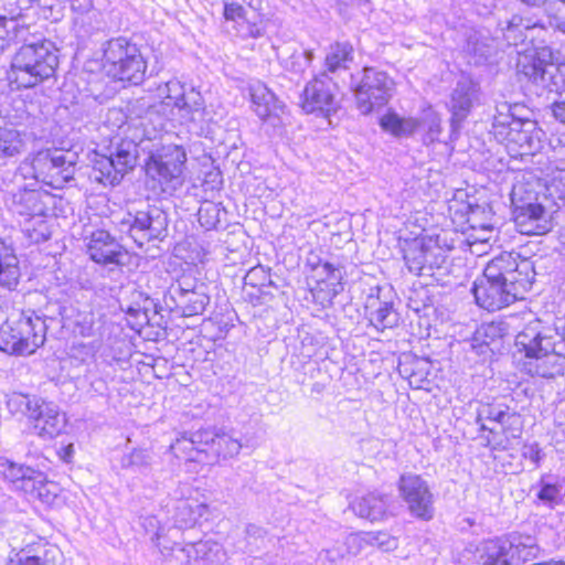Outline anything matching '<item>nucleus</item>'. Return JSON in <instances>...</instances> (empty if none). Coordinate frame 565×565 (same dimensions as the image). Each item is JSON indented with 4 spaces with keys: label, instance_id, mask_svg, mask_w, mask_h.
Listing matches in <instances>:
<instances>
[{
    "label": "nucleus",
    "instance_id": "obj_24",
    "mask_svg": "<svg viewBox=\"0 0 565 565\" xmlns=\"http://www.w3.org/2000/svg\"><path fill=\"white\" fill-rule=\"evenodd\" d=\"M207 438H212L210 428L183 433L181 437L171 445V449L177 457H184L189 461L205 463Z\"/></svg>",
    "mask_w": 565,
    "mask_h": 565
},
{
    "label": "nucleus",
    "instance_id": "obj_39",
    "mask_svg": "<svg viewBox=\"0 0 565 565\" xmlns=\"http://www.w3.org/2000/svg\"><path fill=\"white\" fill-rule=\"evenodd\" d=\"M41 398L38 395L12 392L7 395L6 404L11 414H21L30 419L31 413L36 411L35 407H38Z\"/></svg>",
    "mask_w": 565,
    "mask_h": 565
},
{
    "label": "nucleus",
    "instance_id": "obj_56",
    "mask_svg": "<svg viewBox=\"0 0 565 565\" xmlns=\"http://www.w3.org/2000/svg\"><path fill=\"white\" fill-rule=\"evenodd\" d=\"M74 451H75L74 450V445L73 444H68L66 446L61 447L57 450V455H58L61 460H63L64 462L68 463L73 459Z\"/></svg>",
    "mask_w": 565,
    "mask_h": 565
},
{
    "label": "nucleus",
    "instance_id": "obj_23",
    "mask_svg": "<svg viewBox=\"0 0 565 565\" xmlns=\"http://www.w3.org/2000/svg\"><path fill=\"white\" fill-rule=\"evenodd\" d=\"M157 546L164 558L174 557L178 561L192 564L198 563L199 561L210 562L211 554L214 547H217V544L210 541H200L196 543H189L185 546H181L177 543L169 546L158 542Z\"/></svg>",
    "mask_w": 565,
    "mask_h": 565
},
{
    "label": "nucleus",
    "instance_id": "obj_3",
    "mask_svg": "<svg viewBox=\"0 0 565 565\" xmlns=\"http://www.w3.org/2000/svg\"><path fill=\"white\" fill-rule=\"evenodd\" d=\"M524 110L520 104L503 102L495 106L493 115L491 132L515 158L534 154L541 149L543 131L536 121L523 116Z\"/></svg>",
    "mask_w": 565,
    "mask_h": 565
},
{
    "label": "nucleus",
    "instance_id": "obj_15",
    "mask_svg": "<svg viewBox=\"0 0 565 565\" xmlns=\"http://www.w3.org/2000/svg\"><path fill=\"white\" fill-rule=\"evenodd\" d=\"M486 422L497 423L501 427V433L505 438H518L522 433L521 416L502 403L481 404L477 411L476 423L480 425V430L488 431L492 438L487 437V446L492 449H504L502 440L497 439L498 430L486 424Z\"/></svg>",
    "mask_w": 565,
    "mask_h": 565
},
{
    "label": "nucleus",
    "instance_id": "obj_51",
    "mask_svg": "<svg viewBox=\"0 0 565 565\" xmlns=\"http://www.w3.org/2000/svg\"><path fill=\"white\" fill-rule=\"evenodd\" d=\"M223 15L227 21H236L244 19L246 11L244 7L237 2H224Z\"/></svg>",
    "mask_w": 565,
    "mask_h": 565
},
{
    "label": "nucleus",
    "instance_id": "obj_5",
    "mask_svg": "<svg viewBox=\"0 0 565 565\" xmlns=\"http://www.w3.org/2000/svg\"><path fill=\"white\" fill-rule=\"evenodd\" d=\"M46 324L40 317L19 313L2 323L0 350L9 354L24 355L44 344Z\"/></svg>",
    "mask_w": 565,
    "mask_h": 565
},
{
    "label": "nucleus",
    "instance_id": "obj_60",
    "mask_svg": "<svg viewBox=\"0 0 565 565\" xmlns=\"http://www.w3.org/2000/svg\"><path fill=\"white\" fill-rule=\"evenodd\" d=\"M559 12H557L556 21H557V28L565 32V2H561L559 4Z\"/></svg>",
    "mask_w": 565,
    "mask_h": 565
},
{
    "label": "nucleus",
    "instance_id": "obj_43",
    "mask_svg": "<svg viewBox=\"0 0 565 565\" xmlns=\"http://www.w3.org/2000/svg\"><path fill=\"white\" fill-rule=\"evenodd\" d=\"M0 473L4 479L14 487L25 477V473H33V468L10 461L8 459L0 460Z\"/></svg>",
    "mask_w": 565,
    "mask_h": 565
},
{
    "label": "nucleus",
    "instance_id": "obj_31",
    "mask_svg": "<svg viewBox=\"0 0 565 565\" xmlns=\"http://www.w3.org/2000/svg\"><path fill=\"white\" fill-rule=\"evenodd\" d=\"M430 367L429 360L405 354L399 359L397 370L399 375L408 381L411 387L419 390L428 383Z\"/></svg>",
    "mask_w": 565,
    "mask_h": 565
},
{
    "label": "nucleus",
    "instance_id": "obj_10",
    "mask_svg": "<svg viewBox=\"0 0 565 565\" xmlns=\"http://www.w3.org/2000/svg\"><path fill=\"white\" fill-rule=\"evenodd\" d=\"M137 158V143L130 139H121L117 143H111L108 154L96 158L92 178L104 185H116L135 168Z\"/></svg>",
    "mask_w": 565,
    "mask_h": 565
},
{
    "label": "nucleus",
    "instance_id": "obj_62",
    "mask_svg": "<svg viewBox=\"0 0 565 565\" xmlns=\"http://www.w3.org/2000/svg\"><path fill=\"white\" fill-rule=\"evenodd\" d=\"M522 22V18L514 15L509 22L507 26L508 32H512L514 28H518Z\"/></svg>",
    "mask_w": 565,
    "mask_h": 565
},
{
    "label": "nucleus",
    "instance_id": "obj_55",
    "mask_svg": "<svg viewBox=\"0 0 565 565\" xmlns=\"http://www.w3.org/2000/svg\"><path fill=\"white\" fill-rule=\"evenodd\" d=\"M552 113L555 119L565 124V98L552 105Z\"/></svg>",
    "mask_w": 565,
    "mask_h": 565
},
{
    "label": "nucleus",
    "instance_id": "obj_27",
    "mask_svg": "<svg viewBox=\"0 0 565 565\" xmlns=\"http://www.w3.org/2000/svg\"><path fill=\"white\" fill-rule=\"evenodd\" d=\"M473 85L469 81H459L450 99V127L452 132L460 129L461 122L467 118L472 107Z\"/></svg>",
    "mask_w": 565,
    "mask_h": 565
},
{
    "label": "nucleus",
    "instance_id": "obj_37",
    "mask_svg": "<svg viewBox=\"0 0 565 565\" xmlns=\"http://www.w3.org/2000/svg\"><path fill=\"white\" fill-rule=\"evenodd\" d=\"M175 108L182 122L196 121L204 109V100L201 94L191 87L185 90Z\"/></svg>",
    "mask_w": 565,
    "mask_h": 565
},
{
    "label": "nucleus",
    "instance_id": "obj_20",
    "mask_svg": "<svg viewBox=\"0 0 565 565\" xmlns=\"http://www.w3.org/2000/svg\"><path fill=\"white\" fill-rule=\"evenodd\" d=\"M35 408L36 411L31 413L30 420L36 436L43 440H52L64 431L66 416L55 403L41 398Z\"/></svg>",
    "mask_w": 565,
    "mask_h": 565
},
{
    "label": "nucleus",
    "instance_id": "obj_21",
    "mask_svg": "<svg viewBox=\"0 0 565 565\" xmlns=\"http://www.w3.org/2000/svg\"><path fill=\"white\" fill-rule=\"evenodd\" d=\"M87 253L93 262L104 266H124L127 258L126 249L104 230L92 233Z\"/></svg>",
    "mask_w": 565,
    "mask_h": 565
},
{
    "label": "nucleus",
    "instance_id": "obj_63",
    "mask_svg": "<svg viewBox=\"0 0 565 565\" xmlns=\"http://www.w3.org/2000/svg\"><path fill=\"white\" fill-rule=\"evenodd\" d=\"M275 288V289H278V286L277 284L270 278V282H265V286L263 287V290L260 291L262 294L264 295H270V290L269 288Z\"/></svg>",
    "mask_w": 565,
    "mask_h": 565
},
{
    "label": "nucleus",
    "instance_id": "obj_14",
    "mask_svg": "<svg viewBox=\"0 0 565 565\" xmlns=\"http://www.w3.org/2000/svg\"><path fill=\"white\" fill-rule=\"evenodd\" d=\"M404 260L414 275L430 277L440 286L452 285L447 259L439 249L426 247L415 241L404 250Z\"/></svg>",
    "mask_w": 565,
    "mask_h": 565
},
{
    "label": "nucleus",
    "instance_id": "obj_64",
    "mask_svg": "<svg viewBox=\"0 0 565 565\" xmlns=\"http://www.w3.org/2000/svg\"><path fill=\"white\" fill-rule=\"evenodd\" d=\"M178 510L180 512H184V511L191 510V507L188 502H180V504L178 505Z\"/></svg>",
    "mask_w": 565,
    "mask_h": 565
},
{
    "label": "nucleus",
    "instance_id": "obj_8",
    "mask_svg": "<svg viewBox=\"0 0 565 565\" xmlns=\"http://www.w3.org/2000/svg\"><path fill=\"white\" fill-rule=\"evenodd\" d=\"M168 214L157 205H148L135 213L128 212L116 225L121 233L128 234L139 246L159 241L168 236Z\"/></svg>",
    "mask_w": 565,
    "mask_h": 565
},
{
    "label": "nucleus",
    "instance_id": "obj_29",
    "mask_svg": "<svg viewBox=\"0 0 565 565\" xmlns=\"http://www.w3.org/2000/svg\"><path fill=\"white\" fill-rule=\"evenodd\" d=\"M388 504V495L371 492L353 500L350 508L358 516L375 522L385 516Z\"/></svg>",
    "mask_w": 565,
    "mask_h": 565
},
{
    "label": "nucleus",
    "instance_id": "obj_54",
    "mask_svg": "<svg viewBox=\"0 0 565 565\" xmlns=\"http://www.w3.org/2000/svg\"><path fill=\"white\" fill-rule=\"evenodd\" d=\"M440 134V120L434 117L427 124V132L425 135V141L434 142Z\"/></svg>",
    "mask_w": 565,
    "mask_h": 565
},
{
    "label": "nucleus",
    "instance_id": "obj_4",
    "mask_svg": "<svg viewBox=\"0 0 565 565\" xmlns=\"http://www.w3.org/2000/svg\"><path fill=\"white\" fill-rule=\"evenodd\" d=\"M57 49L50 40L23 44L11 61L10 78L19 87L30 88L54 76Z\"/></svg>",
    "mask_w": 565,
    "mask_h": 565
},
{
    "label": "nucleus",
    "instance_id": "obj_32",
    "mask_svg": "<svg viewBox=\"0 0 565 565\" xmlns=\"http://www.w3.org/2000/svg\"><path fill=\"white\" fill-rule=\"evenodd\" d=\"M19 259L11 245L0 237V288L13 290L19 284Z\"/></svg>",
    "mask_w": 565,
    "mask_h": 565
},
{
    "label": "nucleus",
    "instance_id": "obj_34",
    "mask_svg": "<svg viewBox=\"0 0 565 565\" xmlns=\"http://www.w3.org/2000/svg\"><path fill=\"white\" fill-rule=\"evenodd\" d=\"M353 61V46L348 42H337L330 45L326 57L323 72L329 75L341 70H348L349 64Z\"/></svg>",
    "mask_w": 565,
    "mask_h": 565
},
{
    "label": "nucleus",
    "instance_id": "obj_33",
    "mask_svg": "<svg viewBox=\"0 0 565 565\" xmlns=\"http://www.w3.org/2000/svg\"><path fill=\"white\" fill-rule=\"evenodd\" d=\"M533 489L536 490V500L550 510L563 503L564 486L555 476L543 475Z\"/></svg>",
    "mask_w": 565,
    "mask_h": 565
},
{
    "label": "nucleus",
    "instance_id": "obj_57",
    "mask_svg": "<svg viewBox=\"0 0 565 565\" xmlns=\"http://www.w3.org/2000/svg\"><path fill=\"white\" fill-rule=\"evenodd\" d=\"M290 58L303 60L307 62V65L309 66L311 62L315 60V52L313 50H302L301 52H294Z\"/></svg>",
    "mask_w": 565,
    "mask_h": 565
},
{
    "label": "nucleus",
    "instance_id": "obj_18",
    "mask_svg": "<svg viewBox=\"0 0 565 565\" xmlns=\"http://www.w3.org/2000/svg\"><path fill=\"white\" fill-rule=\"evenodd\" d=\"M159 89L161 90V94H164V99L162 102L158 104H150L146 98H138L130 103L128 107L131 115H135L137 118L142 120V126H146V121H152L153 117H157L159 120L158 127L159 129H162L163 120L159 116L160 113L171 104H173V107L175 108L188 88L181 82L172 79L166 83L163 89Z\"/></svg>",
    "mask_w": 565,
    "mask_h": 565
},
{
    "label": "nucleus",
    "instance_id": "obj_2",
    "mask_svg": "<svg viewBox=\"0 0 565 565\" xmlns=\"http://www.w3.org/2000/svg\"><path fill=\"white\" fill-rule=\"evenodd\" d=\"M559 332L551 327L543 326L540 320L526 324L515 335V348L523 353L526 361L524 371L531 376L555 377L563 374L564 366L555 355L556 341Z\"/></svg>",
    "mask_w": 565,
    "mask_h": 565
},
{
    "label": "nucleus",
    "instance_id": "obj_25",
    "mask_svg": "<svg viewBox=\"0 0 565 565\" xmlns=\"http://www.w3.org/2000/svg\"><path fill=\"white\" fill-rule=\"evenodd\" d=\"M382 288L376 286L371 289L365 300V312L372 326L377 330L393 328L397 323V313L393 309V303L381 300Z\"/></svg>",
    "mask_w": 565,
    "mask_h": 565
},
{
    "label": "nucleus",
    "instance_id": "obj_30",
    "mask_svg": "<svg viewBox=\"0 0 565 565\" xmlns=\"http://www.w3.org/2000/svg\"><path fill=\"white\" fill-rule=\"evenodd\" d=\"M212 438H207L205 454V463L212 465L218 459H226L236 456L242 449V444L226 433H216L210 429Z\"/></svg>",
    "mask_w": 565,
    "mask_h": 565
},
{
    "label": "nucleus",
    "instance_id": "obj_16",
    "mask_svg": "<svg viewBox=\"0 0 565 565\" xmlns=\"http://www.w3.org/2000/svg\"><path fill=\"white\" fill-rule=\"evenodd\" d=\"M338 84L327 73L320 72L309 81L300 96L301 108L306 114L329 118L339 108Z\"/></svg>",
    "mask_w": 565,
    "mask_h": 565
},
{
    "label": "nucleus",
    "instance_id": "obj_22",
    "mask_svg": "<svg viewBox=\"0 0 565 565\" xmlns=\"http://www.w3.org/2000/svg\"><path fill=\"white\" fill-rule=\"evenodd\" d=\"M513 217L520 233L542 235L552 230V223L545 207L540 203L515 205Z\"/></svg>",
    "mask_w": 565,
    "mask_h": 565
},
{
    "label": "nucleus",
    "instance_id": "obj_42",
    "mask_svg": "<svg viewBox=\"0 0 565 565\" xmlns=\"http://www.w3.org/2000/svg\"><path fill=\"white\" fill-rule=\"evenodd\" d=\"M44 487L45 476L41 471L33 469V473H25V477L17 484L15 489L42 497Z\"/></svg>",
    "mask_w": 565,
    "mask_h": 565
},
{
    "label": "nucleus",
    "instance_id": "obj_13",
    "mask_svg": "<svg viewBox=\"0 0 565 565\" xmlns=\"http://www.w3.org/2000/svg\"><path fill=\"white\" fill-rule=\"evenodd\" d=\"M487 559L493 563H525L539 557L541 547L534 535L513 531L489 543Z\"/></svg>",
    "mask_w": 565,
    "mask_h": 565
},
{
    "label": "nucleus",
    "instance_id": "obj_52",
    "mask_svg": "<svg viewBox=\"0 0 565 565\" xmlns=\"http://www.w3.org/2000/svg\"><path fill=\"white\" fill-rule=\"evenodd\" d=\"M522 457L539 466L542 460V449L536 443L525 444L522 447Z\"/></svg>",
    "mask_w": 565,
    "mask_h": 565
},
{
    "label": "nucleus",
    "instance_id": "obj_7",
    "mask_svg": "<svg viewBox=\"0 0 565 565\" xmlns=\"http://www.w3.org/2000/svg\"><path fill=\"white\" fill-rule=\"evenodd\" d=\"M186 152L181 146L166 145L151 152L146 161V173L158 182L161 192L172 194L183 184Z\"/></svg>",
    "mask_w": 565,
    "mask_h": 565
},
{
    "label": "nucleus",
    "instance_id": "obj_38",
    "mask_svg": "<svg viewBox=\"0 0 565 565\" xmlns=\"http://www.w3.org/2000/svg\"><path fill=\"white\" fill-rule=\"evenodd\" d=\"M25 148L20 132L15 129L0 128V162L4 164L7 160L17 158Z\"/></svg>",
    "mask_w": 565,
    "mask_h": 565
},
{
    "label": "nucleus",
    "instance_id": "obj_46",
    "mask_svg": "<svg viewBox=\"0 0 565 565\" xmlns=\"http://www.w3.org/2000/svg\"><path fill=\"white\" fill-rule=\"evenodd\" d=\"M344 550L351 557L358 556L367 547V541L364 532L351 533L343 539Z\"/></svg>",
    "mask_w": 565,
    "mask_h": 565
},
{
    "label": "nucleus",
    "instance_id": "obj_6",
    "mask_svg": "<svg viewBox=\"0 0 565 565\" xmlns=\"http://www.w3.org/2000/svg\"><path fill=\"white\" fill-rule=\"evenodd\" d=\"M104 61L108 75L118 81L138 85L145 79L147 63L137 44L127 38L119 36L107 41Z\"/></svg>",
    "mask_w": 565,
    "mask_h": 565
},
{
    "label": "nucleus",
    "instance_id": "obj_26",
    "mask_svg": "<svg viewBox=\"0 0 565 565\" xmlns=\"http://www.w3.org/2000/svg\"><path fill=\"white\" fill-rule=\"evenodd\" d=\"M41 198V192L23 188L10 194L7 205L12 213L21 216H42L45 212V204Z\"/></svg>",
    "mask_w": 565,
    "mask_h": 565
},
{
    "label": "nucleus",
    "instance_id": "obj_41",
    "mask_svg": "<svg viewBox=\"0 0 565 565\" xmlns=\"http://www.w3.org/2000/svg\"><path fill=\"white\" fill-rule=\"evenodd\" d=\"M507 324L504 322H491L481 326L473 338V342L478 345L489 347L497 339H501L507 333Z\"/></svg>",
    "mask_w": 565,
    "mask_h": 565
},
{
    "label": "nucleus",
    "instance_id": "obj_11",
    "mask_svg": "<svg viewBox=\"0 0 565 565\" xmlns=\"http://www.w3.org/2000/svg\"><path fill=\"white\" fill-rule=\"evenodd\" d=\"M353 79L356 107L363 115L385 106L393 95V78L376 67H364Z\"/></svg>",
    "mask_w": 565,
    "mask_h": 565
},
{
    "label": "nucleus",
    "instance_id": "obj_40",
    "mask_svg": "<svg viewBox=\"0 0 565 565\" xmlns=\"http://www.w3.org/2000/svg\"><path fill=\"white\" fill-rule=\"evenodd\" d=\"M152 463L153 454L147 449H134L131 452L124 455L120 460L121 468L140 473L150 471Z\"/></svg>",
    "mask_w": 565,
    "mask_h": 565
},
{
    "label": "nucleus",
    "instance_id": "obj_49",
    "mask_svg": "<svg viewBox=\"0 0 565 565\" xmlns=\"http://www.w3.org/2000/svg\"><path fill=\"white\" fill-rule=\"evenodd\" d=\"M316 258L317 260L309 258L308 264H310L313 269L321 268L322 274L326 276V279L337 281H340L342 279V269L339 266H335L330 262H322L318 257Z\"/></svg>",
    "mask_w": 565,
    "mask_h": 565
},
{
    "label": "nucleus",
    "instance_id": "obj_1",
    "mask_svg": "<svg viewBox=\"0 0 565 565\" xmlns=\"http://www.w3.org/2000/svg\"><path fill=\"white\" fill-rule=\"evenodd\" d=\"M518 258L519 255L504 252L488 263L472 288L478 306L495 311L524 298L532 285L529 276L532 266L527 259L518 262Z\"/></svg>",
    "mask_w": 565,
    "mask_h": 565
},
{
    "label": "nucleus",
    "instance_id": "obj_45",
    "mask_svg": "<svg viewBox=\"0 0 565 565\" xmlns=\"http://www.w3.org/2000/svg\"><path fill=\"white\" fill-rule=\"evenodd\" d=\"M245 285L257 287L263 290L265 282H270V274L264 266H255L250 268L244 277Z\"/></svg>",
    "mask_w": 565,
    "mask_h": 565
},
{
    "label": "nucleus",
    "instance_id": "obj_61",
    "mask_svg": "<svg viewBox=\"0 0 565 565\" xmlns=\"http://www.w3.org/2000/svg\"><path fill=\"white\" fill-rule=\"evenodd\" d=\"M92 390L98 395H104L107 391L106 382L102 379L94 381L92 383Z\"/></svg>",
    "mask_w": 565,
    "mask_h": 565
},
{
    "label": "nucleus",
    "instance_id": "obj_44",
    "mask_svg": "<svg viewBox=\"0 0 565 565\" xmlns=\"http://www.w3.org/2000/svg\"><path fill=\"white\" fill-rule=\"evenodd\" d=\"M364 533L367 541V546L377 547L384 552L394 551L397 548V539L386 532L377 531Z\"/></svg>",
    "mask_w": 565,
    "mask_h": 565
},
{
    "label": "nucleus",
    "instance_id": "obj_48",
    "mask_svg": "<svg viewBox=\"0 0 565 565\" xmlns=\"http://www.w3.org/2000/svg\"><path fill=\"white\" fill-rule=\"evenodd\" d=\"M345 545H344V542L343 540L342 541H335L332 546L330 547H327V548H323L320 554H319V557H324V559L333 565V564H337L339 562H341L342 559H344L348 555V552L344 550Z\"/></svg>",
    "mask_w": 565,
    "mask_h": 565
},
{
    "label": "nucleus",
    "instance_id": "obj_58",
    "mask_svg": "<svg viewBox=\"0 0 565 565\" xmlns=\"http://www.w3.org/2000/svg\"><path fill=\"white\" fill-rule=\"evenodd\" d=\"M556 351L555 355L559 358V363L564 366V360H565V337L559 333V340L556 341Z\"/></svg>",
    "mask_w": 565,
    "mask_h": 565
},
{
    "label": "nucleus",
    "instance_id": "obj_9",
    "mask_svg": "<svg viewBox=\"0 0 565 565\" xmlns=\"http://www.w3.org/2000/svg\"><path fill=\"white\" fill-rule=\"evenodd\" d=\"M75 157L71 151L42 150L33 156L30 163L25 160L21 169H30L32 178L39 182L62 188L74 178Z\"/></svg>",
    "mask_w": 565,
    "mask_h": 565
},
{
    "label": "nucleus",
    "instance_id": "obj_59",
    "mask_svg": "<svg viewBox=\"0 0 565 565\" xmlns=\"http://www.w3.org/2000/svg\"><path fill=\"white\" fill-rule=\"evenodd\" d=\"M308 67L307 62L303 60L291 58L290 70L296 73H302Z\"/></svg>",
    "mask_w": 565,
    "mask_h": 565
},
{
    "label": "nucleus",
    "instance_id": "obj_36",
    "mask_svg": "<svg viewBox=\"0 0 565 565\" xmlns=\"http://www.w3.org/2000/svg\"><path fill=\"white\" fill-rule=\"evenodd\" d=\"M547 64L548 63H545L542 60H529L525 57L524 61H520L518 63L519 73L537 87L550 92L551 83L553 79L545 73Z\"/></svg>",
    "mask_w": 565,
    "mask_h": 565
},
{
    "label": "nucleus",
    "instance_id": "obj_19",
    "mask_svg": "<svg viewBox=\"0 0 565 565\" xmlns=\"http://www.w3.org/2000/svg\"><path fill=\"white\" fill-rule=\"evenodd\" d=\"M44 40L38 32L36 25L26 22V15L20 8L13 9L11 15L0 14V52L12 43L23 44Z\"/></svg>",
    "mask_w": 565,
    "mask_h": 565
},
{
    "label": "nucleus",
    "instance_id": "obj_50",
    "mask_svg": "<svg viewBox=\"0 0 565 565\" xmlns=\"http://www.w3.org/2000/svg\"><path fill=\"white\" fill-rule=\"evenodd\" d=\"M521 3L532 7V8H539L542 6H545L546 11L554 15L556 19L557 12H559V4L561 2H565V0H519Z\"/></svg>",
    "mask_w": 565,
    "mask_h": 565
},
{
    "label": "nucleus",
    "instance_id": "obj_35",
    "mask_svg": "<svg viewBox=\"0 0 565 565\" xmlns=\"http://www.w3.org/2000/svg\"><path fill=\"white\" fill-rule=\"evenodd\" d=\"M422 122L413 117L404 118L396 113H387L380 119L381 128L394 137H411L420 127Z\"/></svg>",
    "mask_w": 565,
    "mask_h": 565
},
{
    "label": "nucleus",
    "instance_id": "obj_12",
    "mask_svg": "<svg viewBox=\"0 0 565 565\" xmlns=\"http://www.w3.org/2000/svg\"><path fill=\"white\" fill-rule=\"evenodd\" d=\"M163 302L183 317L203 315L210 303L207 286L191 277H182L164 292Z\"/></svg>",
    "mask_w": 565,
    "mask_h": 565
},
{
    "label": "nucleus",
    "instance_id": "obj_53",
    "mask_svg": "<svg viewBox=\"0 0 565 565\" xmlns=\"http://www.w3.org/2000/svg\"><path fill=\"white\" fill-rule=\"evenodd\" d=\"M19 565H44V561L39 555H31L28 551H21L17 554Z\"/></svg>",
    "mask_w": 565,
    "mask_h": 565
},
{
    "label": "nucleus",
    "instance_id": "obj_47",
    "mask_svg": "<svg viewBox=\"0 0 565 565\" xmlns=\"http://www.w3.org/2000/svg\"><path fill=\"white\" fill-rule=\"evenodd\" d=\"M545 73L553 79L550 92L565 89V64L548 63Z\"/></svg>",
    "mask_w": 565,
    "mask_h": 565
},
{
    "label": "nucleus",
    "instance_id": "obj_28",
    "mask_svg": "<svg viewBox=\"0 0 565 565\" xmlns=\"http://www.w3.org/2000/svg\"><path fill=\"white\" fill-rule=\"evenodd\" d=\"M249 95L253 109L260 120L264 121L271 117H278L279 111H282L284 105L263 83L258 82L250 85Z\"/></svg>",
    "mask_w": 565,
    "mask_h": 565
},
{
    "label": "nucleus",
    "instance_id": "obj_17",
    "mask_svg": "<svg viewBox=\"0 0 565 565\" xmlns=\"http://www.w3.org/2000/svg\"><path fill=\"white\" fill-rule=\"evenodd\" d=\"M398 490L413 516L424 521L434 518V495L420 476L402 475L398 480Z\"/></svg>",
    "mask_w": 565,
    "mask_h": 565
}]
</instances>
